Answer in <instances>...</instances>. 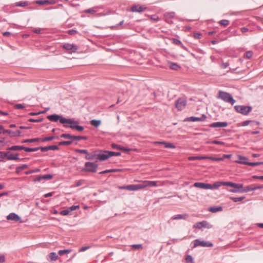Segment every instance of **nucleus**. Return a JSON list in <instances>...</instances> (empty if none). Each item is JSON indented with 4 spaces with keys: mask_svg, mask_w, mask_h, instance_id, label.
Wrapping results in <instances>:
<instances>
[{
    "mask_svg": "<svg viewBox=\"0 0 263 263\" xmlns=\"http://www.w3.org/2000/svg\"><path fill=\"white\" fill-rule=\"evenodd\" d=\"M47 119L52 122H57L59 121L60 123L63 124V126L66 128H70L75 129L74 127L79 124V122L74 121L73 119H66L61 115L57 114L51 115L47 116Z\"/></svg>",
    "mask_w": 263,
    "mask_h": 263,
    "instance_id": "nucleus-1",
    "label": "nucleus"
},
{
    "mask_svg": "<svg viewBox=\"0 0 263 263\" xmlns=\"http://www.w3.org/2000/svg\"><path fill=\"white\" fill-rule=\"evenodd\" d=\"M218 98L226 102L230 103L231 105H233L235 102L231 95L222 91H219Z\"/></svg>",
    "mask_w": 263,
    "mask_h": 263,
    "instance_id": "nucleus-2",
    "label": "nucleus"
},
{
    "mask_svg": "<svg viewBox=\"0 0 263 263\" xmlns=\"http://www.w3.org/2000/svg\"><path fill=\"white\" fill-rule=\"evenodd\" d=\"M98 167V165L95 163L86 162L85 163V167L82 170V171L95 173L97 172Z\"/></svg>",
    "mask_w": 263,
    "mask_h": 263,
    "instance_id": "nucleus-3",
    "label": "nucleus"
},
{
    "mask_svg": "<svg viewBox=\"0 0 263 263\" xmlns=\"http://www.w3.org/2000/svg\"><path fill=\"white\" fill-rule=\"evenodd\" d=\"M226 186H231L233 189H230L229 192L232 193H240L242 189L241 183H236L232 182H226L224 183Z\"/></svg>",
    "mask_w": 263,
    "mask_h": 263,
    "instance_id": "nucleus-4",
    "label": "nucleus"
},
{
    "mask_svg": "<svg viewBox=\"0 0 263 263\" xmlns=\"http://www.w3.org/2000/svg\"><path fill=\"white\" fill-rule=\"evenodd\" d=\"M234 108L237 112L243 115H248L252 110V107L249 106L236 105Z\"/></svg>",
    "mask_w": 263,
    "mask_h": 263,
    "instance_id": "nucleus-5",
    "label": "nucleus"
},
{
    "mask_svg": "<svg viewBox=\"0 0 263 263\" xmlns=\"http://www.w3.org/2000/svg\"><path fill=\"white\" fill-rule=\"evenodd\" d=\"M198 246H201L203 247H211L213 246V243L205 241L204 240H200L199 239H196L193 241V248H196Z\"/></svg>",
    "mask_w": 263,
    "mask_h": 263,
    "instance_id": "nucleus-6",
    "label": "nucleus"
},
{
    "mask_svg": "<svg viewBox=\"0 0 263 263\" xmlns=\"http://www.w3.org/2000/svg\"><path fill=\"white\" fill-rule=\"evenodd\" d=\"M186 105V100L183 98L178 99L175 103L176 107L178 110H182Z\"/></svg>",
    "mask_w": 263,
    "mask_h": 263,
    "instance_id": "nucleus-7",
    "label": "nucleus"
},
{
    "mask_svg": "<svg viewBox=\"0 0 263 263\" xmlns=\"http://www.w3.org/2000/svg\"><path fill=\"white\" fill-rule=\"evenodd\" d=\"M203 228L210 229L212 228V226L209 224V223L205 220L198 222L193 226V228L201 229Z\"/></svg>",
    "mask_w": 263,
    "mask_h": 263,
    "instance_id": "nucleus-8",
    "label": "nucleus"
},
{
    "mask_svg": "<svg viewBox=\"0 0 263 263\" xmlns=\"http://www.w3.org/2000/svg\"><path fill=\"white\" fill-rule=\"evenodd\" d=\"M63 48L70 53L75 52L78 49L77 45L69 43L63 45Z\"/></svg>",
    "mask_w": 263,
    "mask_h": 263,
    "instance_id": "nucleus-9",
    "label": "nucleus"
},
{
    "mask_svg": "<svg viewBox=\"0 0 263 263\" xmlns=\"http://www.w3.org/2000/svg\"><path fill=\"white\" fill-rule=\"evenodd\" d=\"M176 14L175 12H166L164 14V17L165 21L168 24H172L173 22L171 20L172 18H175Z\"/></svg>",
    "mask_w": 263,
    "mask_h": 263,
    "instance_id": "nucleus-10",
    "label": "nucleus"
},
{
    "mask_svg": "<svg viewBox=\"0 0 263 263\" xmlns=\"http://www.w3.org/2000/svg\"><path fill=\"white\" fill-rule=\"evenodd\" d=\"M3 133L4 134H8L10 137H18L20 136L21 132L20 130H16L15 131H13L9 129H4L3 130Z\"/></svg>",
    "mask_w": 263,
    "mask_h": 263,
    "instance_id": "nucleus-11",
    "label": "nucleus"
},
{
    "mask_svg": "<svg viewBox=\"0 0 263 263\" xmlns=\"http://www.w3.org/2000/svg\"><path fill=\"white\" fill-rule=\"evenodd\" d=\"M206 118V116L203 114L201 117H190L185 118L184 121H191V122H196V121H203Z\"/></svg>",
    "mask_w": 263,
    "mask_h": 263,
    "instance_id": "nucleus-12",
    "label": "nucleus"
},
{
    "mask_svg": "<svg viewBox=\"0 0 263 263\" xmlns=\"http://www.w3.org/2000/svg\"><path fill=\"white\" fill-rule=\"evenodd\" d=\"M6 158L9 160H17L20 159L17 153L13 154L10 151L6 152Z\"/></svg>",
    "mask_w": 263,
    "mask_h": 263,
    "instance_id": "nucleus-13",
    "label": "nucleus"
},
{
    "mask_svg": "<svg viewBox=\"0 0 263 263\" xmlns=\"http://www.w3.org/2000/svg\"><path fill=\"white\" fill-rule=\"evenodd\" d=\"M35 4L40 5H53L57 3L56 0H37Z\"/></svg>",
    "mask_w": 263,
    "mask_h": 263,
    "instance_id": "nucleus-14",
    "label": "nucleus"
},
{
    "mask_svg": "<svg viewBox=\"0 0 263 263\" xmlns=\"http://www.w3.org/2000/svg\"><path fill=\"white\" fill-rule=\"evenodd\" d=\"M194 186L202 189L209 190L211 188V184L203 182H195Z\"/></svg>",
    "mask_w": 263,
    "mask_h": 263,
    "instance_id": "nucleus-15",
    "label": "nucleus"
},
{
    "mask_svg": "<svg viewBox=\"0 0 263 263\" xmlns=\"http://www.w3.org/2000/svg\"><path fill=\"white\" fill-rule=\"evenodd\" d=\"M110 158L109 151H104L103 153L97 154V159L100 161H104Z\"/></svg>",
    "mask_w": 263,
    "mask_h": 263,
    "instance_id": "nucleus-16",
    "label": "nucleus"
},
{
    "mask_svg": "<svg viewBox=\"0 0 263 263\" xmlns=\"http://www.w3.org/2000/svg\"><path fill=\"white\" fill-rule=\"evenodd\" d=\"M228 126L227 122H217L211 124L209 126L212 128L225 127Z\"/></svg>",
    "mask_w": 263,
    "mask_h": 263,
    "instance_id": "nucleus-17",
    "label": "nucleus"
},
{
    "mask_svg": "<svg viewBox=\"0 0 263 263\" xmlns=\"http://www.w3.org/2000/svg\"><path fill=\"white\" fill-rule=\"evenodd\" d=\"M8 220H11L14 221H18L21 219L20 217L14 213H10L7 216Z\"/></svg>",
    "mask_w": 263,
    "mask_h": 263,
    "instance_id": "nucleus-18",
    "label": "nucleus"
},
{
    "mask_svg": "<svg viewBox=\"0 0 263 263\" xmlns=\"http://www.w3.org/2000/svg\"><path fill=\"white\" fill-rule=\"evenodd\" d=\"M52 176L50 174H47L43 176H40L38 177L35 178L34 179V181H41L42 180H50L52 179Z\"/></svg>",
    "mask_w": 263,
    "mask_h": 263,
    "instance_id": "nucleus-19",
    "label": "nucleus"
},
{
    "mask_svg": "<svg viewBox=\"0 0 263 263\" xmlns=\"http://www.w3.org/2000/svg\"><path fill=\"white\" fill-rule=\"evenodd\" d=\"M146 8L142 6L135 5L132 7L131 10L133 12H141L144 11Z\"/></svg>",
    "mask_w": 263,
    "mask_h": 263,
    "instance_id": "nucleus-20",
    "label": "nucleus"
},
{
    "mask_svg": "<svg viewBox=\"0 0 263 263\" xmlns=\"http://www.w3.org/2000/svg\"><path fill=\"white\" fill-rule=\"evenodd\" d=\"M155 144H163L164 145L165 148H174L175 146L171 143H168L165 141H156L154 142Z\"/></svg>",
    "mask_w": 263,
    "mask_h": 263,
    "instance_id": "nucleus-21",
    "label": "nucleus"
},
{
    "mask_svg": "<svg viewBox=\"0 0 263 263\" xmlns=\"http://www.w3.org/2000/svg\"><path fill=\"white\" fill-rule=\"evenodd\" d=\"M224 183H226V182L224 181H217L215 182L213 184H211V188H210V190H214V189H217L219 187H220L221 185H225Z\"/></svg>",
    "mask_w": 263,
    "mask_h": 263,
    "instance_id": "nucleus-22",
    "label": "nucleus"
},
{
    "mask_svg": "<svg viewBox=\"0 0 263 263\" xmlns=\"http://www.w3.org/2000/svg\"><path fill=\"white\" fill-rule=\"evenodd\" d=\"M188 217V215L184 214H178L173 216L171 220H179V219H185Z\"/></svg>",
    "mask_w": 263,
    "mask_h": 263,
    "instance_id": "nucleus-23",
    "label": "nucleus"
},
{
    "mask_svg": "<svg viewBox=\"0 0 263 263\" xmlns=\"http://www.w3.org/2000/svg\"><path fill=\"white\" fill-rule=\"evenodd\" d=\"M144 183L145 184V187H152V186H157L158 185V181H148L145 180L144 181Z\"/></svg>",
    "mask_w": 263,
    "mask_h": 263,
    "instance_id": "nucleus-24",
    "label": "nucleus"
},
{
    "mask_svg": "<svg viewBox=\"0 0 263 263\" xmlns=\"http://www.w3.org/2000/svg\"><path fill=\"white\" fill-rule=\"evenodd\" d=\"M25 146H21V145H14L11 146L8 148L9 151H19V150H24Z\"/></svg>",
    "mask_w": 263,
    "mask_h": 263,
    "instance_id": "nucleus-25",
    "label": "nucleus"
},
{
    "mask_svg": "<svg viewBox=\"0 0 263 263\" xmlns=\"http://www.w3.org/2000/svg\"><path fill=\"white\" fill-rule=\"evenodd\" d=\"M97 155L95 152H92L90 154H87L85 156V159L86 160H93L95 159H97Z\"/></svg>",
    "mask_w": 263,
    "mask_h": 263,
    "instance_id": "nucleus-26",
    "label": "nucleus"
},
{
    "mask_svg": "<svg viewBox=\"0 0 263 263\" xmlns=\"http://www.w3.org/2000/svg\"><path fill=\"white\" fill-rule=\"evenodd\" d=\"M208 158L207 156H192L189 157V160H200L206 159Z\"/></svg>",
    "mask_w": 263,
    "mask_h": 263,
    "instance_id": "nucleus-27",
    "label": "nucleus"
},
{
    "mask_svg": "<svg viewBox=\"0 0 263 263\" xmlns=\"http://www.w3.org/2000/svg\"><path fill=\"white\" fill-rule=\"evenodd\" d=\"M209 210L212 213H216L221 211L222 210V208L221 206H212L209 208Z\"/></svg>",
    "mask_w": 263,
    "mask_h": 263,
    "instance_id": "nucleus-28",
    "label": "nucleus"
},
{
    "mask_svg": "<svg viewBox=\"0 0 263 263\" xmlns=\"http://www.w3.org/2000/svg\"><path fill=\"white\" fill-rule=\"evenodd\" d=\"M241 192L240 193H245L248 192L249 191H253V186H248L245 187H243V184H242V189L240 190Z\"/></svg>",
    "mask_w": 263,
    "mask_h": 263,
    "instance_id": "nucleus-29",
    "label": "nucleus"
},
{
    "mask_svg": "<svg viewBox=\"0 0 263 263\" xmlns=\"http://www.w3.org/2000/svg\"><path fill=\"white\" fill-rule=\"evenodd\" d=\"M28 4H29V3L27 1L20 2H17V3H15L14 6L16 7H24L28 6Z\"/></svg>",
    "mask_w": 263,
    "mask_h": 263,
    "instance_id": "nucleus-30",
    "label": "nucleus"
},
{
    "mask_svg": "<svg viewBox=\"0 0 263 263\" xmlns=\"http://www.w3.org/2000/svg\"><path fill=\"white\" fill-rule=\"evenodd\" d=\"M49 257L51 261H55L58 259V256L55 252L50 253Z\"/></svg>",
    "mask_w": 263,
    "mask_h": 263,
    "instance_id": "nucleus-31",
    "label": "nucleus"
},
{
    "mask_svg": "<svg viewBox=\"0 0 263 263\" xmlns=\"http://www.w3.org/2000/svg\"><path fill=\"white\" fill-rule=\"evenodd\" d=\"M28 167L27 164H23L21 166H18L16 168V173L19 174L22 170L26 169Z\"/></svg>",
    "mask_w": 263,
    "mask_h": 263,
    "instance_id": "nucleus-32",
    "label": "nucleus"
},
{
    "mask_svg": "<svg viewBox=\"0 0 263 263\" xmlns=\"http://www.w3.org/2000/svg\"><path fill=\"white\" fill-rule=\"evenodd\" d=\"M101 123V121L98 120H92L90 121V124L91 125L97 127H98Z\"/></svg>",
    "mask_w": 263,
    "mask_h": 263,
    "instance_id": "nucleus-33",
    "label": "nucleus"
},
{
    "mask_svg": "<svg viewBox=\"0 0 263 263\" xmlns=\"http://www.w3.org/2000/svg\"><path fill=\"white\" fill-rule=\"evenodd\" d=\"M61 138H63L65 139H68L70 140L73 141L74 136H72L69 134H63L61 135Z\"/></svg>",
    "mask_w": 263,
    "mask_h": 263,
    "instance_id": "nucleus-34",
    "label": "nucleus"
},
{
    "mask_svg": "<svg viewBox=\"0 0 263 263\" xmlns=\"http://www.w3.org/2000/svg\"><path fill=\"white\" fill-rule=\"evenodd\" d=\"M57 138H58V137L50 136V137H46L42 139H40V140H41L42 142H46V141H51L53 139H57Z\"/></svg>",
    "mask_w": 263,
    "mask_h": 263,
    "instance_id": "nucleus-35",
    "label": "nucleus"
},
{
    "mask_svg": "<svg viewBox=\"0 0 263 263\" xmlns=\"http://www.w3.org/2000/svg\"><path fill=\"white\" fill-rule=\"evenodd\" d=\"M40 140V138H33V139H26L23 141L22 143H32L35 142H37Z\"/></svg>",
    "mask_w": 263,
    "mask_h": 263,
    "instance_id": "nucleus-36",
    "label": "nucleus"
},
{
    "mask_svg": "<svg viewBox=\"0 0 263 263\" xmlns=\"http://www.w3.org/2000/svg\"><path fill=\"white\" fill-rule=\"evenodd\" d=\"M120 170L119 169H110V170H106L103 171H102L100 173V174H104L107 173H112V172H119Z\"/></svg>",
    "mask_w": 263,
    "mask_h": 263,
    "instance_id": "nucleus-37",
    "label": "nucleus"
},
{
    "mask_svg": "<svg viewBox=\"0 0 263 263\" xmlns=\"http://www.w3.org/2000/svg\"><path fill=\"white\" fill-rule=\"evenodd\" d=\"M71 252V250L70 249H65V250H59L58 252V254L60 255H63L65 254H68Z\"/></svg>",
    "mask_w": 263,
    "mask_h": 263,
    "instance_id": "nucleus-38",
    "label": "nucleus"
},
{
    "mask_svg": "<svg viewBox=\"0 0 263 263\" xmlns=\"http://www.w3.org/2000/svg\"><path fill=\"white\" fill-rule=\"evenodd\" d=\"M72 142V140L69 141H63L61 142H59L58 145L60 146L61 145H70Z\"/></svg>",
    "mask_w": 263,
    "mask_h": 263,
    "instance_id": "nucleus-39",
    "label": "nucleus"
},
{
    "mask_svg": "<svg viewBox=\"0 0 263 263\" xmlns=\"http://www.w3.org/2000/svg\"><path fill=\"white\" fill-rule=\"evenodd\" d=\"M245 198V196H241L240 197H230V199L234 202H237L241 201Z\"/></svg>",
    "mask_w": 263,
    "mask_h": 263,
    "instance_id": "nucleus-40",
    "label": "nucleus"
},
{
    "mask_svg": "<svg viewBox=\"0 0 263 263\" xmlns=\"http://www.w3.org/2000/svg\"><path fill=\"white\" fill-rule=\"evenodd\" d=\"M170 68L172 69L177 70L180 68V66L177 63H171Z\"/></svg>",
    "mask_w": 263,
    "mask_h": 263,
    "instance_id": "nucleus-41",
    "label": "nucleus"
},
{
    "mask_svg": "<svg viewBox=\"0 0 263 263\" xmlns=\"http://www.w3.org/2000/svg\"><path fill=\"white\" fill-rule=\"evenodd\" d=\"M135 186L136 188V191L146 187L144 181H143L141 184H135Z\"/></svg>",
    "mask_w": 263,
    "mask_h": 263,
    "instance_id": "nucleus-42",
    "label": "nucleus"
},
{
    "mask_svg": "<svg viewBox=\"0 0 263 263\" xmlns=\"http://www.w3.org/2000/svg\"><path fill=\"white\" fill-rule=\"evenodd\" d=\"M135 186L136 188V191L146 187L144 181H143L141 184H135Z\"/></svg>",
    "mask_w": 263,
    "mask_h": 263,
    "instance_id": "nucleus-43",
    "label": "nucleus"
},
{
    "mask_svg": "<svg viewBox=\"0 0 263 263\" xmlns=\"http://www.w3.org/2000/svg\"><path fill=\"white\" fill-rule=\"evenodd\" d=\"M239 160L236 161L237 163L242 164V161H248V159L247 157L239 156Z\"/></svg>",
    "mask_w": 263,
    "mask_h": 263,
    "instance_id": "nucleus-44",
    "label": "nucleus"
},
{
    "mask_svg": "<svg viewBox=\"0 0 263 263\" xmlns=\"http://www.w3.org/2000/svg\"><path fill=\"white\" fill-rule=\"evenodd\" d=\"M132 247L134 250H141L143 248L141 244L133 245H132Z\"/></svg>",
    "mask_w": 263,
    "mask_h": 263,
    "instance_id": "nucleus-45",
    "label": "nucleus"
},
{
    "mask_svg": "<svg viewBox=\"0 0 263 263\" xmlns=\"http://www.w3.org/2000/svg\"><path fill=\"white\" fill-rule=\"evenodd\" d=\"M219 24L224 26H227L229 24V21L227 20H222L219 22Z\"/></svg>",
    "mask_w": 263,
    "mask_h": 263,
    "instance_id": "nucleus-46",
    "label": "nucleus"
},
{
    "mask_svg": "<svg viewBox=\"0 0 263 263\" xmlns=\"http://www.w3.org/2000/svg\"><path fill=\"white\" fill-rule=\"evenodd\" d=\"M24 150L27 152H36L39 150L38 147L35 148H29L25 147Z\"/></svg>",
    "mask_w": 263,
    "mask_h": 263,
    "instance_id": "nucleus-47",
    "label": "nucleus"
},
{
    "mask_svg": "<svg viewBox=\"0 0 263 263\" xmlns=\"http://www.w3.org/2000/svg\"><path fill=\"white\" fill-rule=\"evenodd\" d=\"M126 189L130 191H136L135 184L125 186Z\"/></svg>",
    "mask_w": 263,
    "mask_h": 263,
    "instance_id": "nucleus-48",
    "label": "nucleus"
},
{
    "mask_svg": "<svg viewBox=\"0 0 263 263\" xmlns=\"http://www.w3.org/2000/svg\"><path fill=\"white\" fill-rule=\"evenodd\" d=\"M40 168H35V169H34V170H31L30 171H27L25 172V174L26 175H29V174H32V173H37V172H40Z\"/></svg>",
    "mask_w": 263,
    "mask_h": 263,
    "instance_id": "nucleus-49",
    "label": "nucleus"
},
{
    "mask_svg": "<svg viewBox=\"0 0 263 263\" xmlns=\"http://www.w3.org/2000/svg\"><path fill=\"white\" fill-rule=\"evenodd\" d=\"M109 157H112V156H121V154L120 152H111L109 151Z\"/></svg>",
    "mask_w": 263,
    "mask_h": 263,
    "instance_id": "nucleus-50",
    "label": "nucleus"
},
{
    "mask_svg": "<svg viewBox=\"0 0 263 263\" xmlns=\"http://www.w3.org/2000/svg\"><path fill=\"white\" fill-rule=\"evenodd\" d=\"M185 260L187 263H194L193 258L192 256L190 255L186 256Z\"/></svg>",
    "mask_w": 263,
    "mask_h": 263,
    "instance_id": "nucleus-51",
    "label": "nucleus"
},
{
    "mask_svg": "<svg viewBox=\"0 0 263 263\" xmlns=\"http://www.w3.org/2000/svg\"><path fill=\"white\" fill-rule=\"evenodd\" d=\"M87 138L85 136H74L73 140H86Z\"/></svg>",
    "mask_w": 263,
    "mask_h": 263,
    "instance_id": "nucleus-52",
    "label": "nucleus"
},
{
    "mask_svg": "<svg viewBox=\"0 0 263 263\" xmlns=\"http://www.w3.org/2000/svg\"><path fill=\"white\" fill-rule=\"evenodd\" d=\"M206 159H210L215 161H223V158H216V157H208V158Z\"/></svg>",
    "mask_w": 263,
    "mask_h": 263,
    "instance_id": "nucleus-53",
    "label": "nucleus"
},
{
    "mask_svg": "<svg viewBox=\"0 0 263 263\" xmlns=\"http://www.w3.org/2000/svg\"><path fill=\"white\" fill-rule=\"evenodd\" d=\"M70 210H69V209H68V208L66 210H63L60 212V214L62 215H64V216L69 215V214H70Z\"/></svg>",
    "mask_w": 263,
    "mask_h": 263,
    "instance_id": "nucleus-54",
    "label": "nucleus"
},
{
    "mask_svg": "<svg viewBox=\"0 0 263 263\" xmlns=\"http://www.w3.org/2000/svg\"><path fill=\"white\" fill-rule=\"evenodd\" d=\"M28 121L30 122H41L43 121V119L42 118L38 119H34L33 118H30L28 120Z\"/></svg>",
    "mask_w": 263,
    "mask_h": 263,
    "instance_id": "nucleus-55",
    "label": "nucleus"
},
{
    "mask_svg": "<svg viewBox=\"0 0 263 263\" xmlns=\"http://www.w3.org/2000/svg\"><path fill=\"white\" fill-rule=\"evenodd\" d=\"M75 151L81 154H85L86 155L88 154V151L86 149H76Z\"/></svg>",
    "mask_w": 263,
    "mask_h": 263,
    "instance_id": "nucleus-56",
    "label": "nucleus"
},
{
    "mask_svg": "<svg viewBox=\"0 0 263 263\" xmlns=\"http://www.w3.org/2000/svg\"><path fill=\"white\" fill-rule=\"evenodd\" d=\"M242 164H246L249 166H254L255 165V162H249L248 161H242Z\"/></svg>",
    "mask_w": 263,
    "mask_h": 263,
    "instance_id": "nucleus-57",
    "label": "nucleus"
},
{
    "mask_svg": "<svg viewBox=\"0 0 263 263\" xmlns=\"http://www.w3.org/2000/svg\"><path fill=\"white\" fill-rule=\"evenodd\" d=\"M253 55V52L251 51H248L246 52V57L247 59H250Z\"/></svg>",
    "mask_w": 263,
    "mask_h": 263,
    "instance_id": "nucleus-58",
    "label": "nucleus"
},
{
    "mask_svg": "<svg viewBox=\"0 0 263 263\" xmlns=\"http://www.w3.org/2000/svg\"><path fill=\"white\" fill-rule=\"evenodd\" d=\"M84 12L87 13H95L96 10H95L94 8H91L85 10Z\"/></svg>",
    "mask_w": 263,
    "mask_h": 263,
    "instance_id": "nucleus-59",
    "label": "nucleus"
},
{
    "mask_svg": "<svg viewBox=\"0 0 263 263\" xmlns=\"http://www.w3.org/2000/svg\"><path fill=\"white\" fill-rule=\"evenodd\" d=\"M80 208L79 205H72L68 208L70 210V212H71L72 211L76 210L77 209H79Z\"/></svg>",
    "mask_w": 263,
    "mask_h": 263,
    "instance_id": "nucleus-60",
    "label": "nucleus"
},
{
    "mask_svg": "<svg viewBox=\"0 0 263 263\" xmlns=\"http://www.w3.org/2000/svg\"><path fill=\"white\" fill-rule=\"evenodd\" d=\"M14 107L16 109H20L24 108L25 107V106L22 104H16L15 105Z\"/></svg>",
    "mask_w": 263,
    "mask_h": 263,
    "instance_id": "nucleus-61",
    "label": "nucleus"
},
{
    "mask_svg": "<svg viewBox=\"0 0 263 263\" xmlns=\"http://www.w3.org/2000/svg\"><path fill=\"white\" fill-rule=\"evenodd\" d=\"M38 148H39V149H41V151L43 152H45L49 151L48 146H46V147H39Z\"/></svg>",
    "mask_w": 263,
    "mask_h": 263,
    "instance_id": "nucleus-62",
    "label": "nucleus"
},
{
    "mask_svg": "<svg viewBox=\"0 0 263 263\" xmlns=\"http://www.w3.org/2000/svg\"><path fill=\"white\" fill-rule=\"evenodd\" d=\"M75 128V129H76L78 131L81 132L84 130V127L82 126L79 125V124L77 126L74 127Z\"/></svg>",
    "mask_w": 263,
    "mask_h": 263,
    "instance_id": "nucleus-63",
    "label": "nucleus"
},
{
    "mask_svg": "<svg viewBox=\"0 0 263 263\" xmlns=\"http://www.w3.org/2000/svg\"><path fill=\"white\" fill-rule=\"evenodd\" d=\"M229 66V64L228 63H222L221 64H220V67L221 68H223V69H226Z\"/></svg>",
    "mask_w": 263,
    "mask_h": 263,
    "instance_id": "nucleus-64",
    "label": "nucleus"
}]
</instances>
